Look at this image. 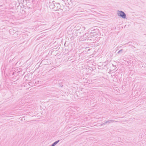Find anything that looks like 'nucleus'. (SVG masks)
Listing matches in <instances>:
<instances>
[{
	"mask_svg": "<svg viewBox=\"0 0 146 146\" xmlns=\"http://www.w3.org/2000/svg\"><path fill=\"white\" fill-rule=\"evenodd\" d=\"M110 121H111V123H113V122H117V121H115V120H109V121H106L105 122V123H102V124H101V126H102V125H105L106 123H110Z\"/></svg>",
	"mask_w": 146,
	"mask_h": 146,
	"instance_id": "5",
	"label": "nucleus"
},
{
	"mask_svg": "<svg viewBox=\"0 0 146 146\" xmlns=\"http://www.w3.org/2000/svg\"><path fill=\"white\" fill-rule=\"evenodd\" d=\"M93 54H95V53H93Z\"/></svg>",
	"mask_w": 146,
	"mask_h": 146,
	"instance_id": "13",
	"label": "nucleus"
},
{
	"mask_svg": "<svg viewBox=\"0 0 146 146\" xmlns=\"http://www.w3.org/2000/svg\"><path fill=\"white\" fill-rule=\"evenodd\" d=\"M94 102H93V103H94L95 102H97V101L96 100H94Z\"/></svg>",
	"mask_w": 146,
	"mask_h": 146,
	"instance_id": "10",
	"label": "nucleus"
},
{
	"mask_svg": "<svg viewBox=\"0 0 146 146\" xmlns=\"http://www.w3.org/2000/svg\"><path fill=\"white\" fill-rule=\"evenodd\" d=\"M123 51V49H121L118 52H117V53H120L121 52H122Z\"/></svg>",
	"mask_w": 146,
	"mask_h": 146,
	"instance_id": "8",
	"label": "nucleus"
},
{
	"mask_svg": "<svg viewBox=\"0 0 146 146\" xmlns=\"http://www.w3.org/2000/svg\"><path fill=\"white\" fill-rule=\"evenodd\" d=\"M110 122H111V121H110Z\"/></svg>",
	"mask_w": 146,
	"mask_h": 146,
	"instance_id": "14",
	"label": "nucleus"
},
{
	"mask_svg": "<svg viewBox=\"0 0 146 146\" xmlns=\"http://www.w3.org/2000/svg\"><path fill=\"white\" fill-rule=\"evenodd\" d=\"M94 42H93V43H92L93 44H92V47H93V46H92L93 45H94V44H94Z\"/></svg>",
	"mask_w": 146,
	"mask_h": 146,
	"instance_id": "9",
	"label": "nucleus"
},
{
	"mask_svg": "<svg viewBox=\"0 0 146 146\" xmlns=\"http://www.w3.org/2000/svg\"><path fill=\"white\" fill-rule=\"evenodd\" d=\"M92 13H94V12H93L92 11Z\"/></svg>",
	"mask_w": 146,
	"mask_h": 146,
	"instance_id": "11",
	"label": "nucleus"
},
{
	"mask_svg": "<svg viewBox=\"0 0 146 146\" xmlns=\"http://www.w3.org/2000/svg\"><path fill=\"white\" fill-rule=\"evenodd\" d=\"M134 47V48H135V47Z\"/></svg>",
	"mask_w": 146,
	"mask_h": 146,
	"instance_id": "15",
	"label": "nucleus"
},
{
	"mask_svg": "<svg viewBox=\"0 0 146 146\" xmlns=\"http://www.w3.org/2000/svg\"><path fill=\"white\" fill-rule=\"evenodd\" d=\"M9 32L11 34L13 35L14 33H16L17 34H18V31H16L15 30H14L13 29H11L9 30Z\"/></svg>",
	"mask_w": 146,
	"mask_h": 146,
	"instance_id": "3",
	"label": "nucleus"
},
{
	"mask_svg": "<svg viewBox=\"0 0 146 146\" xmlns=\"http://www.w3.org/2000/svg\"><path fill=\"white\" fill-rule=\"evenodd\" d=\"M92 18H94V19H96L97 17L96 16H95V15L93 14L92 13Z\"/></svg>",
	"mask_w": 146,
	"mask_h": 146,
	"instance_id": "7",
	"label": "nucleus"
},
{
	"mask_svg": "<svg viewBox=\"0 0 146 146\" xmlns=\"http://www.w3.org/2000/svg\"><path fill=\"white\" fill-rule=\"evenodd\" d=\"M95 27H92V36H94L95 33H97V31H98L97 29H95Z\"/></svg>",
	"mask_w": 146,
	"mask_h": 146,
	"instance_id": "4",
	"label": "nucleus"
},
{
	"mask_svg": "<svg viewBox=\"0 0 146 146\" xmlns=\"http://www.w3.org/2000/svg\"><path fill=\"white\" fill-rule=\"evenodd\" d=\"M50 9H53L54 11L58 10L60 8L61 6L58 3H56L54 1H53L52 2H50Z\"/></svg>",
	"mask_w": 146,
	"mask_h": 146,
	"instance_id": "1",
	"label": "nucleus"
},
{
	"mask_svg": "<svg viewBox=\"0 0 146 146\" xmlns=\"http://www.w3.org/2000/svg\"><path fill=\"white\" fill-rule=\"evenodd\" d=\"M117 14L118 16L121 17L123 19H125L126 17V14L124 12L122 11H117Z\"/></svg>",
	"mask_w": 146,
	"mask_h": 146,
	"instance_id": "2",
	"label": "nucleus"
},
{
	"mask_svg": "<svg viewBox=\"0 0 146 146\" xmlns=\"http://www.w3.org/2000/svg\"><path fill=\"white\" fill-rule=\"evenodd\" d=\"M55 7H56V5H55Z\"/></svg>",
	"mask_w": 146,
	"mask_h": 146,
	"instance_id": "12",
	"label": "nucleus"
},
{
	"mask_svg": "<svg viewBox=\"0 0 146 146\" xmlns=\"http://www.w3.org/2000/svg\"><path fill=\"white\" fill-rule=\"evenodd\" d=\"M98 34L97 33H95V35L94 36H92V41L93 40V41H94L95 40L97 37Z\"/></svg>",
	"mask_w": 146,
	"mask_h": 146,
	"instance_id": "6",
	"label": "nucleus"
}]
</instances>
